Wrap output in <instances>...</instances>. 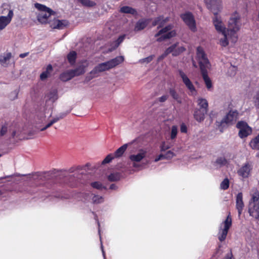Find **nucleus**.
<instances>
[{"label":"nucleus","mask_w":259,"mask_h":259,"mask_svg":"<svg viewBox=\"0 0 259 259\" xmlns=\"http://www.w3.org/2000/svg\"><path fill=\"white\" fill-rule=\"evenodd\" d=\"M117 188L116 186L114 184H112L110 185V189H116Z\"/></svg>","instance_id":"60"},{"label":"nucleus","mask_w":259,"mask_h":259,"mask_svg":"<svg viewBox=\"0 0 259 259\" xmlns=\"http://www.w3.org/2000/svg\"><path fill=\"white\" fill-rule=\"evenodd\" d=\"M212 23L218 33V39L219 44L223 47H227L229 45L227 29L223 22L221 17L219 15L214 16L212 18Z\"/></svg>","instance_id":"1"},{"label":"nucleus","mask_w":259,"mask_h":259,"mask_svg":"<svg viewBox=\"0 0 259 259\" xmlns=\"http://www.w3.org/2000/svg\"><path fill=\"white\" fill-rule=\"evenodd\" d=\"M251 169V165L249 163H245L238 170V174L242 178H246L250 175Z\"/></svg>","instance_id":"18"},{"label":"nucleus","mask_w":259,"mask_h":259,"mask_svg":"<svg viewBox=\"0 0 259 259\" xmlns=\"http://www.w3.org/2000/svg\"><path fill=\"white\" fill-rule=\"evenodd\" d=\"M170 95L175 99H177L178 98V95L176 93V91L173 89H170L169 91Z\"/></svg>","instance_id":"51"},{"label":"nucleus","mask_w":259,"mask_h":259,"mask_svg":"<svg viewBox=\"0 0 259 259\" xmlns=\"http://www.w3.org/2000/svg\"><path fill=\"white\" fill-rule=\"evenodd\" d=\"M167 99V95H164L159 98V101L161 102H163L166 101Z\"/></svg>","instance_id":"55"},{"label":"nucleus","mask_w":259,"mask_h":259,"mask_svg":"<svg viewBox=\"0 0 259 259\" xmlns=\"http://www.w3.org/2000/svg\"><path fill=\"white\" fill-rule=\"evenodd\" d=\"M178 127L176 125L172 126L170 133V137L171 140H174L176 138L178 134Z\"/></svg>","instance_id":"40"},{"label":"nucleus","mask_w":259,"mask_h":259,"mask_svg":"<svg viewBox=\"0 0 259 259\" xmlns=\"http://www.w3.org/2000/svg\"><path fill=\"white\" fill-rule=\"evenodd\" d=\"M197 103L200 107L199 109L208 110V103L206 99L200 98L197 100Z\"/></svg>","instance_id":"31"},{"label":"nucleus","mask_w":259,"mask_h":259,"mask_svg":"<svg viewBox=\"0 0 259 259\" xmlns=\"http://www.w3.org/2000/svg\"><path fill=\"white\" fill-rule=\"evenodd\" d=\"M154 58L153 55H151L150 56H148V57H146L145 58H143L142 59H140L139 60V62L140 63H148L150 62Z\"/></svg>","instance_id":"45"},{"label":"nucleus","mask_w":259,"mask_h":259,"mask_svg":"<svg viewBox=\"0 0 259 259\" xmlns=\"http://www.w3.org/2000/svg\"><path fill=\"white\" fill-rule=\"evenodd\" d=\"M257 156L259 157V154H257Z\"/></svg>","instance_id":"63"},{"label":"nucleus","mask_w":259,"mask_h":259,"mask_svg":"<svg viewBox=\"0 0 259 259\" xmlns=\"http://www.w3.org/2000/svg\"><path fill=\"white\" fill-rule=\"evenodd\" d=\"M170 148V146L168 144H167L165 142H163L160 146V151L162 152H164Z\"/></svg>","instance_id":"49"},{"label":"nucleus","mask_w":259,"mask_h":259,"mask_svg":"<svg viewBox=\"0 0 259 259\" xmlns=\"http://www.w3.org/2000/svg\"><path fill=\"white\" fill-rule=\"evenodd\" d=\"M50 26L53 29H63L68 25L69 23L65 20L54 19L49 22Z\"/></svg>","instance_id":"15"},{"label":"nucleus","mask_w":259,"mask_h":259,"mask_svg":"<svg viewBox=\"0 0 259 259\" xmlns=\"http://www.w3.org/2000/svg\"><path fill=\"white\" fill-rule=\"evenodd\" d=\"M250 146L252 149L259 150V135L251 141Z\"/></svg>","instance_id":"32"},{"label":"nucleus","mask_w":259,"mask_h":259,"mask_svg":"<svg viewBox=\"0 0 259 259\" xmlns=\"http://www.w3.org/2000/svg\"><path fill=\"white\" fill-rule=\"evenodd\" d=\"M73 73L72 70L67 71L61 74L60 78L63 81H68L74 77Z\"/></svg>","instance_id":"26"},{"label":"nucleus","mask_w":259,"mask_h":259,"mask_svg":"<svg viewBox=\"0 0 259 259\" xmlns=\"http://www.w3.org/2000/svg\"><path fill=\"white\" fill-rule=\"evenodd\" d=\"M92 202L94 204H98L102 203L104 201V198L103 196L99 195H95V194H92Z\"/></svg>","instance_id":"30"},{"label":"nucleus","mask_w":259,"mask_h":259,"mask_svg":"<svg viewBox=\"0 0 259 259\" xmlns=\"http://www.w3.org/2000/svg\"><path fill=\"white\" fill-rule=\"evenodd\" d=\"M99 234L100 235V229H99ZM100 241H101V249H102V253H103V257L104 258V259H105V252L104 251V249H103V245H102V242H101V236L100 235Z\"/></svg>","instance_id":"56"},{"label":"nucleus","mask_w":259,"mask_h":259,"mask_svg":"<svg viewBox=\"0 0 259 259\" xmlns=\"http://www.w3.org/2000/svg\"><path fill=\"white\" fill-rule=\"evenodd\" d=\"M125 37V35H120L118 39L113 42L112 46V49L114 50L118 47V46L123 41Z\"/></svg>","instance_id":"35"},{"label":"nucleus","mask_w":259,"mask_h":259,"mask_svg":"<svg viewBox=\"0 0 259 259\" xmlns=\"http://www.w3.org/2000/svg\"><path fill=\"white\" fill-rule=\"evenodd\" d=\"M241 26L240 17L238 13H234L230 17L228 24L227 35L229 38V44L234 45L238 39L237 32Z\"/></svg>","instance_id":"2"},{"label":"nucleus","mask_w":259,"mask_h":259,"mask_svg":"<svg viewBox=\"0 0 259 259\" xmlns=\"http://www.w3.org/2000/svg\"><path fill=\"white\" fill-rule=\"evenodd\" d=\"M164 156L163 154H161L159 155H158L154 160L155 162H157L160 160L164 159Z\"/></svg>","instance_id":"53"},{"label":"nucleus","mask_w":259,"mask_h":259,"mask_svg":"<svg viewBox=\"0 0 259 259\" xmlns=\"http://www.w3.org/2000/svg\"><path fill=\"white\" fill-rule=\"evenodd\" d=\"M147 154L146 150L140 149L138 153L132 154L129 156L130 160L133 162V166L134 167H138V162L141 161L145 157Z\"/></svg>","instance_id":"11"},{"label":"nucleus","mask_w":259,"mask_h":259,"mask_svg":"<svg viewBox=\"0 0 259 259\" xmlns=\"http://www.w3.org/2000/svg\"><path fill=\"white\" fill-rule=\"evenodd\" d=\"M66 115V113H62L60 114L59 115H57V116H56L55 117L53 118V119H52L51 120V121L54 123H55L56 122H57L58 121H59L60 119L64 118Z\"/></svg>","instance_id":"47"},{"label":"nucleus","mask_w":259,"mask_h":259,"mask_svg":"<svg viewBox=\"0 0 259 259\" xmlns=\"http://www.w3.org/2000/svg\"><path fill=\"white\" fill-rule=\"evenodd\" d=\"M88 66V63L85 61L82 62V64L80 65L77 68L72 70L74 76H78L82 74L85 72V69Z\"/></svg>","instance_id":"23"},{"label":"nucleus","mask_w":259,"mask_h":259,"mask_svg":"<svg viewBox=\"0 0 259 259\" xmlns=\"http://www.w3.org/2000/svg\"><path fill=\"white\" fill-rule=\"evenodd\" d=\"M58 99L57 91L53 90L50 92L46 96V102L47 104H52Z\"/></svg>","instance_id":"21"},{"label":"nucleus","mask_w":259,"mask_h":259,"mask_svg":"<svg viewBox=\"0 0 259 259\" xmlns=\"http://www.w3.org/2000/svg\"><path fill=\"white\" fill-rule=\"evenodd\" d=\"M9 133L11 134V137L14 138L16 135V132L15 131H12L11 130V131L9 132Z\"/></svg>","instance_id":"58"},{"label":"nucleus","mask_w":259,"mask_h":259,"mask_svg":"<svg viewBox=\"0 0 259 259\" xmlns=\"http://www.w3.org/2000/svg\"><path fill=\"white\" fill-rule=\"evenodd\" d=\"M174 47V46H170L164 52V53L158 57V61H160V60L163 59L168 54L171 53V52H172Z\"/></svg>","instance_id":"39"},{"label":"nucleus","mask_w":259,"mask_h":259,"mask_svg":"<svg viewBox=\"0 0 259 259\" xmlns=\"http://www.w3.org/2000/svg\"><path fill=\"white\" fill-rule=\"evenodd\" d=\"M98 226L99 227L100 226V224H99V222H98Z\"/></svg>","instance_id":"61"},{"label":"nucleus","mask_w":259,"mask_h":259,"mask_svg":"<svg viewBox=\"0 0 259 259\" xmlns=\"http://www.w3.org/2000/svg\"><path fill=\"white\" fill-rule=\"evenodd\" d=\"M91 186L96 189L101 190L102 189H105V188L102 185V184L99 182H95L91 184Z\"/></svg>","instance_id":"44"},{"label":"nucleus","mask_w":259,"mask_h":259,"mask_svg":"<svg viewBox=\"0 0 259 259\" xmlns=\"http://www.w3.org/2000/svg\"><path fill=\"white\" fill-rule=\"evenodd\" d=\"M114 157L111 154L108 155L105 157V158L102 161V164H105L110 162L112 161V160L114 158Z\"/></svg>","instance_id":"46"},{"label":"nucleus","mask_w":259,"mask_h":259,"mask_svg":"<svg viewBox=\"0 0 259 259\" xmlns=\"http://www.w3.org/2000/svg\"><path fill=\"white\" fill-rule=\"evenodd\" d=\"M250 199L248 204L249 214L255 219H259V192L253 189L250 193Z\"/></svg>","instance_id":"3"},{"label":"nucleus","mask_w":259,"mask_h":259,"mask_svg":"<svg viewBox=\"0 0 259 259\" xmlns=\"http://www.w3.org/2000/svg\"><path fill=\"white\" fill-rule=\"evenodd\" d=\"M208 111L207 109H196L194 114L195 119L198 122L202 121L205 118V115Z\"/></svg>","instance_id":"20"},{"label":"nucleus","mask_w":259,"mask_h":259,"mask_svg":"<svg viewBox=\"0 0 259 259\" xmlns=\"http://www.w3.org/2000/svg\"><path fill=\"white\" fill-rule=\"evenodd\" d=\"M1 13L6 14L7 16H0V30H4L12 21L14 16L13 10L5 8L2 10Z\"/></svg>","instance_id":"7"},{"label":"nucleus","mask_w":259,"mask_h":259,"mask_svg":"<svg viewBox=\"0 0 259 259\" xmlns=\"http://www.w3.org/2000/svg\"><path fill=\"white\" fill-rule=\"evenodd\" d=\"M209 70L210 69H206L204 70L202 69L201 70L203 79L204 81L206 88L208 89H210L212 87L211 81L208 76V70Z\"/></svg>","instance_id":"22"},{"label":"nucleus","mask_w":259,"mask_h":259,"mask_svg":"<svg viewBox=\"0 0 259 259\" xmlns=\"http://www.w3.org/2000/svg\"><path fill=\"white\" fill-rule=\"evenodd\" d=\"M193 65H194V66H195V63H193Z\"/></svg>","instance_id":"62"},{"label":"nucleus","mask_w":259,"mask_h":259,"mask_svg":"<svg viewBox=\"0 0 259 259\" xmlns=\"http://www.w3.org/2000/svg\"><path fill=\"white\" fill-rule=\"evenodd\" d=\"M107 69L103 64V63L99 64L97 65L90 73V75L87 77L89 80L94 77L98 76V74L100 72L107 71Z\"/></svg>","instance_id":"17"},{"label":"nucleus","mask_w":259,"mask_h":259,"mask_svg":"<svg viewBox=\"0 0 259 259\" xmlns=\"http://www.w3.org/2000/svg\"><path fill=\"white\" fill-rule=\"evenodd\" d=\"M83 6L88 7H92L96 6V4L93 1L91 0H77Z\"/></svg>","instance_id":"37"},{"label":"nucleus","mask_w":259,"mask_h":259,"mask_svg":"<svg viewBox=\"0 0 259 259\" xmlns=\"http://www.w3.org/2000/svg\"><path fill=\"white\" fill-rule=\"evenodd\" d=\"M119 179L120 175L118 173L111 174L108 176V180L111 182L117 181Z\"/></svg>","instance_id":"41"},{"label":"nucleus","mask_w":259,"mask_h":259,"mask_svg":"<svg viewBox=\"0 0 259 259\" xmlns=\"http://www.w3.org/2000/svg\"><path fill=\"white\" fill-rule=\"evenodd\" d=\"M76 57V53L74 51H72L67 56V59L69 63L73 64L75 63Z\"/></svg>","instance_id":"38"},{"label":"nucleus","mask_w":259,"mask_h":259,"mask_svg":"<svg viewBox=\"0 0 259 259\" xmlns=\"http://www.w3.org/2000/svg\"><path fill=\"white\" fill-rule=\"evenodd\" d=\"M133 143H130L129 144H132ZM128 144H125L120 147H119L114 153L115 157H119L121 156L124 153L128 147Z\"/></svg>","instance_id":"28"},{"label":"nucleus","mask_w":259,"mask_h":259,"mask_svg":"<svg viewBox=\"0 0 259 259\" xmlns=\"http://www.w3.org/2000/svg\"><path fill=\"white\" fill-rule=\"evenodd\" d=\"M215 163L220 166L225 165L227 163V160L225 158L220 157L217 159Z\"/></svg>","instance_id":"42"},{"label":"nucleus","mask_w":259,"mask_h":259,"mask_svg":"<svg viewBox=\"0 0 259 259\" xmlns=\"http://www.w3.org/2000/svg\"><path fill=\"white\" fill-rule=\"evenodd\" d=\"M120 12L123 13L132 14L133 15L137 14V12L135 9L128 6H124L121 8Z\"/></svg>","instance_id":"33"},{"label":"nucleus","mask_w":259,"mask_h":259,"mask_svg":"<svg viewBox=\"0 0 259 259\" xmlns=\"http://www.w3.org/2000/svg\"><path fill=\"white\" fill-rule=\"evenodd\" d=\"M11 126L8 124H5L2 125L0 130V136H3L5 135L8 132H10Z\"/></svg>","instance_id":"36"},{"label":"nucleus","mask_w":259,"mask_h":259,"mask_svg":"<svg viewBox=\"0 0 259 259\" xmlns=\"http://www.w3.org/2000/svg\"><path fill=\"white\" fill-rule=\"evenodd\" d=\"M149 20L141 19L136 24L134 30L135 31H139L144 29L148 24Z\"/></svg>","instance_id":"24"},{"label":"nucleus","mask_w":259,"mask_h":259,"mask_svg":"<svg viewBox=\"0 0 259 259\" xmlns=\"http://www.w3.org/2000/svg\"><path fill=\"white\" fill-rule=\"evenodd\" d=\"M208 8L213 13L214 16L218 15L222 9V0H204Z\"/></svg>","instance_id":"9"},{"label":"nucleus","mask_w":259,"mask_h":259,"mask_svg":"<svg viewBox=\"0 0 259 259\" xmlns=\"http://www.w3.org/2000/svg\"><path fill=\"white\" fill-rule=\"evenodd\" d=\"M238 117V113L236 110H230L223 118L221 123L232 124L234 123Z\"/></svg>","instance_id":"14"},{"label":"nucleus","mask_w":259,"mask_h":259,"mask_svg":"<svg viewBox=\"0 0 259 259\" xmlns=\"http://www.w3.org/2000/svg\"><path fill=\"white\" fill-rule=\"evenodd\" d=\"M164 154V158L166 159H170L175 156V153L171 150L167 151Z\"/></svg>","instance_id":"48"},{"label":"nucleus","mask_w":259,"mask_h":259,"mask_svg":"<svg viewBox=\"0 0 259 259\" xmlns=\"http://www.w3.org/2000/svg\"><path fill=\"white\" fill-rule=\"evenodd\" d=\"M196 57L199 62L200 70L206 69H210L211 65L203 49L201 47H198L197 48Z\"/></svg>","instance_id":"6"},{"label":"nucleus","mask_w":259,"mask_h":259,"mask_svg":"<svg viewBox=\"0 0 259 259\" xmlns=\"http://www.w3.org/2000/svg\"><path fill=\"white\" fill-rule=\"evenodd\" d=\"M229 186V180L228 179H225L220 184V188L222 190H226Z\"/></svg>","instance_id":"43"},{"label":"nucleus","mask_w":259,"mask_h":259,"mask_svg":"<svg viewBox=\"0 0 259 259\" xmlns=\"http://www.w3.org/2000/svg\"><path fill=\"white\" fill-rule=\"evenodd\" d=\"M123 61V57L122 56H118L113 59H111L107 62H104L103 64L104 65L107 70L112 69L120 64Z\"/></svg>","instance_id":"16"},{"label":"nucleus","mask_w":259,"mask_h":259,"mask_svg":"<svg viewBox=\"0 0 259 259\" xmlns=\"http://www.w3.org/2000/svg\"><path fill=\"white\" fill-rule=\"evenodd\" d=\"M180 130L182 133H186L187 132V126L183 123L181 125Z\"/></svg>","instance_id":"52"},{"label":"nucleus","mask_w":259,"mask_h":259,"mask_svg":"<svg viewBox=\"0 0 259 259\" xmlns=\"http://www.w3.org/2000/svg\"><path fill=\"white\" fill-rule=\"evenodd\" d=\"M11 57V54L9 53L3 56H1L0 58V62L3 65H6L7 64L8 62L9 61L10 58Z\"/></svg>","instance_id":"34"},{"label":"nucleus","mask_w":259,"mask_h":259,"mask_svg":"<svg viewBox=\"0 0 259 259\" xmlns=\"http://www.w3.org/2000/svg\"><path fill=\"white\" fill-rule=\"evenodd\" d=\"M179 75L181 77L183 83L185 84L187 89L189 90L191 95H196V90L194 86L193 85L192 82L188 78L187 75L186 74L185 72H184L182 70H179Z\"/></svg>","instance_id":"12"},{"label":"nucleus","mask_w":259,"mask_h":259,"mask_svg":"<svg viewBox=\"0 0 259 259\" xmlns=\"http://www.w3.org/2000/svg\"><path fill=\"white\" fill-rule=\"evenodd\" d=\"M232 218L229 212L226 220L220 224L219 227L218 236L220 241H223L226 239L229 229L232 226Z\"/></svg>","instance_id":"5"},{"label":"nucleus","mask_w":259,"mask_h":259,"mask_svg":"<svg viewBox=\"0 0 259 259\" xmlns=\"http://www.w3.org/2000/svg\"><path fill=\"white\" fill-rule=\"evenodd\" d=\"M181 17L192 31L195 32L196 31L195 20L191 13L186 12L183 14L181 15Z\"/></svg>","instance_id":"10"},{"label":"nucleus","mask_w":259,"mask_h":259,"mask_svg":"<svg viewBox=\"0 0 259 259\" xmlns=\"http://www.w3.org/2000/svg\"><path fill=\"white\" fill-rule=\"evenodd\" d=\"M18 94V91L17 90H15L14 91L12 92L10 95V98L12 100H15L17 98Z\"/></svg>","instance_id":"50"},{"label":"nucleus","mask_w":259,"mask_h":259,"mask_svg":"<svg viewBox=\"0 0 259 259\" xmlns=\"http://www.w3.org/2000/svg\"><path fill=\"white\" fill-rule=\"evenodd\" d=\"M53 70V68L51 65H49L47 66L46 70L45 71L43 72L40 75V78L41 80H45L47 77H48Z\"/></svg>","instance_id":"29"},{"label":"nucleus","mask_w":259,"mask_h":259,"mask_svg":"<svg viewBox=\"0 0 259 259\" xmlns=\"http://www.w3.org/2000/svg\"><path fill=\"white\" fill-rule=\"evenodd\" d=\"M232 254L230 252V253H228L223 259H232Z\"/></svg>","instance_id":"57"},{"label":"nucleus","mask_w":259,"mask_h":259,"mask_svg":"<svg viewBox=\"0 0 259 259\" xmlns=\"http://www.w3.org/2000/svg\"><path fill=\"white\" fill-rule=\"evenodd\" d=\"M54 124V123L51 120L50 121L49 123H48L44 127H43L42 128H41L40 130L41 131H45V130H46L47 128H48V127H50L52 125H53Z\"/></svg>","instance_id":"54"},{"label":"nucleus","mask_w":259,"mask_h":259,"mask_svg":"<svg viewBox=\"0 0 259 259\" xmlns=\"http://www.w3.org/2000/svg\"><path fill=\"white\" fill-rule=\"evenodd\" d=\"M28 54V53H23V54H21L20 55V57L21 58H23L25 57H26Z\"/></svg>","instance_id":"59"},{"label":"nucleus","mask_w":259,"mask_h":259,"mask_svg":"<svg viewBox=\"0 0 259 259\" xmlns=\"http://www.w3.org/2000/svg\"><path fill=\"white\" fill-rule=\"evenodd\" d=\"M237 127L239 129V136L241 138L246 137L251 133V128L245 122H238L237 124Z\"/></svg>","instance_id":"13"},{"label":"nucleus","mask_w":259,"mask_h":259,"mask_svg":"<svg viewBox=\"0 0 259 259\" xmlns=\"http://www.w3.org/2000/svg\"><path fill=\"white\" fill-rule=\"evenodd\" d=\"M171 25H168L160 30L155 35L156 37H158L157 40L158 41H161L165 39L170 38L176 35V32L171 30Z\"/></svg>","instance_id":"8"},{"label":"nucleus","mask_w":259,"mask_h":259,"mask_svg":"<svg viewBox=\"0 0 259 259\" xmlns=\"http://www.w3.org/2000/svg\"><path fill=\"white\" fill-rule=\"evenodd\" d=\"M35 7L38 10L37 18L38 21L41 23H46L48 22L49 18L52 15L53 12L46 6L36 3Z\"/></svg>","instance_id":"4"},{"label":"nucleus","mask_w":259,"mask_h":259,"mask_svg":"<svg viewBox=\"0 0 259 259\" xmlns=\"http://www.w3.org/2000/svg\"><path fill=\"white\" fill-rule=\"evenodd\" d=\"M1 156H2V155H1V154H0V157H1Z\"/></svg>","instance_id":"64"},{"label":"nucleus","mask_w":259,"mask_h":259,"mask_svg":"<svg viewBox=\"0 0 259 259\" xmlns=\"http://www.w3.org/2000/svg\"><path fill=\"white\" fill-rule=\"evenodd\" d=\"M171 46H174V49H172V52H171L174 56H177L180 55L185 50L184 47L182 46H178V44H175Z\"/></svg>","instance_id":"27"},{"label":"nucleus","mask_w":259,"mask_h":259,"mask_svg":"<svg viewBox=\"0 0 259 259\" xmlns=\"http://www.w3.org/2000/svg\"><path fill=\"white\" fill-rule=\"evenodd\" d=\"M244 206L243 195L242 193L240 192L237 195L236 200V207L238 210L239 216L241 214Z\"/></svg>","instance_id":"19"},{"label":"nucleus","mask_w":259,"mask_h":259,"mask_svg":"<svg viewBox=\"0 0 259 259\" xmlns=\"http://www.w3.org/2000/svg\"><path fill=\"white\" fill-rule=\"evenodd\" d=\"M168 20V18H164L163 16H159L156 18L152 22L153 26L158 25L159 27H162L165 23Z\"/></svg>","instance_id":"25"}]
</instances>
